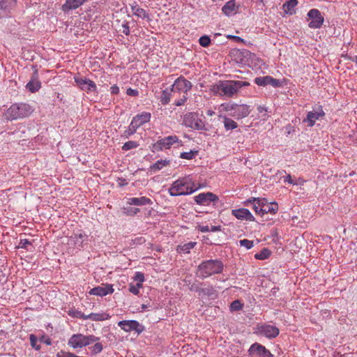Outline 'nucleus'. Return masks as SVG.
Returning <instances> with one entry per match:
<instances>
[{"label":"nucleus","instance_id":"603ef678","mask_svg":"<svg viewBox=\"0 0 357 357\" xmlns=\"http://www.w3.org/2000/svg\"><path fill=\"white\" fill-rule=\"evenodd\" d=\"M284 183H288L293 185H296L297 183L294 182V180L291 178V176L290 174H287V176H284L283 179Z\"/></svg>","mask_w":357,"mask_h":357},{"label":"nucleus","instance_id":"2f4dec72","mask_svg":"<svg viewBox=\"0 0 357 357\" xmlns=\"http://www.w3.org/2000/svg\"><path fill=\"white\" fill-rule=\"evenodd\" d=\"M252 202H256L258 203V206H260L261 208H264V207L265 206H267L268 202V200L265 198H251V199H248L246 202H244V204L245 206H249V204L251 203Z\"/></svg>","mask_w":357,"mask_h":357},{"label":"nucleus","instance_id":"c756f323","mask_svg":"<svg viewBox=\"0 0 357 357\" xmlns=\"http://www.w3.org/2000/svg\"><path fill=\"white\" fill-rule=\"evenodd\" d=\"M261 211H262V215L267 213L275 214L278 211V205L276 202H271L265 206L264 208H261Z\"/></svg>","mask_w":357,"mask_h":357},{"label":"nucleus","instance_id":"3c124183","mask_svg":"<svg viewBox=\"0 0 357 357\" xmlns=\"http://www.w3.org/2000/svg\"><path fill=\"white\" fill-rule=\"evenodd\" d=\"M188 100V97H187V95L184 94L181 98L175 101L174 102V105L176 106H181V105H183L184 103L186 102V100Z\"/></svg>","mask_w":357,"mask_h":357},{"label":"nucleus","instance_id":"69168bd1","mask_svg":"<svg viewBox=\"0 0 357 357\" xmlns=\"http://www.w3.org/2000/svg\"><path fill=\"white\" fill-rule=\"evenodd\" d=\"M257 111L260 113L263 112H266V108L264 107V106H259L257 107Z\"/></svg>","mask_w":357,"mask_h":357},{"label":"nucleus","instance_id":"4d7b16f0","mask_svg":"<svg viewBox=\"0 0 357 357\" xmlns=\"http://www.w3.org/2000/svg\"><path fill=\"white\" fill-rule=\"evenodd\" d=\"M110 92L112 94H118L119 93V88L117 85H113L110 87Z\"/></svg>","mask_w":357,"mask_h":357},{"label":"nucleus","instance_id":"9b49d317","mask_svg":"<svg viewBox=\"0 0 357 357\" xmlns=\"http://www.w3.org/2000/svg\"><path fill=\"white\" fill-rule=\"evenodd\" d=\"M118 326L126 332L135 331L139 334L144 331V327L136 320L120 321Z\"/></svg>","mask_w":357,"mask_h":357},{"label":"nucleus","instance_id":"bf43d9fd","mask_svg":"<svg viewBox=\"0 0 357 357\" xmlns=\"http://www.w3.org/2000/svg\"><path fill=\"white\" fill-rule=\"evenodd\" d=\"M118 184L119 186H125L126 185H128V181H126V179L123 178H118Z\"/></svg>","mask_w":357,"mask_h":357},{"label":"nucleus","instance_id":"393cba45","mask_svg":"<svg viewBox=\"0 0 357 357\" xmlns=\"http://www.w3.org/2000/svg\"><path fill=\"white\" fill-rule=\"evenodd\" d=\"M71 238L76 245L82 246V243L87 241L88 236L84 232L79 231L75 233Z\"/></svg>","mask_w":357,"mask_h":357},{"label":"nucleus","instance_id":"20e7f679","mask_svg":"<svg viewBox=\"0 0 357 357\" xmlns=\"http://www.w3.org/2000/svg\"><path fill=\"white\" fill-rule=\"evenodd\" d=\"M33 112V108L27 103H15L6 110L5 117L13 121L29 116Z\"/></svg>","mask_w":357,"mask_h":357},{"label":"nucleus","instance_id":"9d476101","mask_svg":"<svg viewBox=\"0 0 357 357\" xmlns=\"http://www.w3.org/2000/svg\"><path fill=\"white\" fill-rule=\"evenodd\" d=\"M195 202L202 206H208L210 203L215 204L219 200V197L213 192H202L194 197Z\"/></svg>","mask_w":357,"mask_h":357},{"label":"nucleus","instance_id":"c9c22d12","mask_svg":"<svg viewBox=\"0 0 357 357\" xmlns=\"http://www.w3.org/2000/svg\"><path fill=\"white\" fill-rule=\"evenodd\" d=\"M271 252L268 248L262 249L259 252L255 254V257L257 259L264 260L268 259Z\"/></svg>","mask_w":357,"mask_h":357},{"label":"nucleus","instance_id":"774afa93","mask_svg":"<svg viewBox=\"0 0 357 357\" xmlns=\"http://www.w3.org/2000/svg\"><path fill=\"white\" fill-rule=\"evenodd\" d=\"M250 52L249 51L240 52L239 54H242L243 56H248Z\"/></svg>","mask_w":357,"mask_h":357},{"label":"nucleus","instance_id":"5fc2aeb1","mask_svg":"<svg viewBox=\"0 0 357 357\" xmlns=\"http://www.w3.org/2000/svg\"><path fill=\"white\" fill-rule=\"evenodd\" d=\"M122 32L126 36L130 34V27L128 23L123 24L122 25Z\"/></svg>","mask_w":357,"mask_h":357},{"label":"nucleus","instance_id":"412c9836","mask_svg":"<svg viewBox=\"0 0 357 357\" xmlns=\"http://www.w3.org/2000/svg\"><path fill=\"white\" fill-rule=\"evenodd\" d=\"M41 87V82L38 79L37 70H36L31 77L30 81L26 84V88L31 93L38 91Z\"/></svg>","mask_w":357,"mask_h":357},{"label":"nucleus","instance_id":"c85d7f7f","mask_svg":"<svg viewBox=\"0 0 357 357\" xmlns=\"http://www.w3.org/2000/svg\"><path fill=\"white\" fill-rule=\"evenodd\" d=\"M236 4L234 1H229L222 7V12L227 16L231 15L235 13Z\"/></svg>","mask_w":357,"mask_h":357},{"label":"nucleus","instance_id":"de8ad7c7","mask_svg":"<svg viewBox=\"0 0 357 357\" xmlns=\"http://www.w3.org/2000/svg\"><path fill=\"white\" fill-rule=\"evenodd\" d=\"M239 244L241 246H243L246 248L248 250L251 249L254 246V243L252 241H250L248 239H243L239 241Z\"/></svg>","mask_w":357,"mask_h":357},{"label":"nucleus","instance_id":"aec40b11","mask_svg":"<svg viewBox=\"0 0 357 357\" xmlns=\"http://www.w3.org/2000/svg\"><path fill=\"white\" fill-rule=\"evenodd\" d=\"M151 114L149 112H144L139 114L135 116L131 123L137 128L143 126L144 123L149 122L151 119Z\"/></svg>","mask_w":357,"mask_h":357},{"label":"nucleus","instance_id":"7c9ffc66","mask_svg":"<svg viewBox=\"0 0 357 357\" xmlns=\"http://www.w3.org/2000/svg\"><path fill=\"white\" fill-rule=\"evenodd\" d=\"M17 0H0V10H9L15 6Z\"/></svg>","mask_w":357,"mask_h":357},{"label":"nucleus","instance_id":"13d9d810","mask_svg":"<svg viewBox=\"0 0 357 357\" xmlns=\"http://www.w3.org/2000/svg\"><path fill=\"white\" fill-rule=\"evenodd\" d=\"M139 212V209L137 208H130V210H128L127 212H126L128 215H135L137 213Z\"/></svg>","mask_w":357,"mask_h":357},{"label":"nucleus","instance_id":"e2e57ef3","mask_svg":"<svg viewBox=\"0 0 357 357\" xmlns=\"http://www.w3.org/2000/svg\"><path fill=\"white\" fill-rule=\"evenodd\" d=\"M42 342L45 343L47 345H51L52 344V340L47 337L45 340H44V337H43L40 340Z\"/></svg>","mask_w":357,"mask_h":357},{"label":"nucleus","instance_id":"f704fd0d","mask_svg":"<svg viewBox=\"0 0 357 357\" xmlns=\"http://www.w3.org/2000/svg\"><path fill=\"white\" fill-rule=\"evenodd\" d=\"M169 161L166 160H158L151 166V169L153 171H158L169 165Z\"/></svg>","mask_w":357,"mask_h":357},{"label":"nucleus","instance_id":"1a4fd4ad","mask_svg":"<svg viewBox=\"0 0 357 357\" xmlns=\"http://www.w3.org/2000/svg\"><path fill=\"white\" fill-rule=\"evenodd\" d=\"M307 17L310 20L308 26L311 29L320 28L324 21V17L321 15L320 11L316 8L311 9L307 13Z\"/></svg>","mask_w":357,"mask_h":357},{"label":"nucleus","instance_id":"0eeeda50","mask_svg":"<svg viewBox=\"0 0 357 357\" xmlns=\"http://www.w3.org/2000/svg\"><path fill=\"white\" fill-rule=\"evenodd\" d=\"M192 87V83L186 79L183 76L178 77L172 86L171 91L178 93H184L187 95Z\"/></svg>","mask_w":357,"mask_h":357},{"label":"nucleus","instance_id":"680f3d73","mask_svg":"<svg viewBox=\"0 0 357 357\" xmlns=\"http://www.w3.org/2000/svg\"><path fill=\"white\" fill-rule=\"evenodd\" d=\"M189 289L190 291H197L199 290V287L197 284L194 283L189 287Z\"/></svg>","mask_w":357,"mask_h":357},{"label":"nucleus","instance_id":"c03bdc74","mask_svg":"<svg viewBox=\"0 0 357 357\" xmlns=\"http://www.w3.org/2000/svg\"><path fill=\"white\" fill-rule=\"evenodd\" d=\"M29 340H30V344H31V347L35 350L39 351L40 349V345L37 344L38 338L35 335L31 334L29 335Z\"/></svg>","mask_w":357,"mask_h":357},{"label":"nucleus","instance_id":"f8f14e48","mask_svg":"<svg viewBox=\"0 0 357 357\" xmlns=\"http://www.w3.org/2000/svg\"><path fill=\"white\" fill-rule=\"evenodd\" d=\"M74 80L79 87L84 91L96 92L97 86L95 82L89 79H86L80 76L74 77Z\"/></svg>","mask_w":357,"mask_h":357},{"label":"nucleus","instance_id":"6ab92c4d","mask_svg":"<svg viewBox=\"0 0 357 357\" xmlns=\"http://www.w3.org/2000/svg\"><path fill=\"white\" fill-rule=\"evenodd\" d=\"M114 289L112 285L111 284H106L104 287H96L94 288H92L89 294L90 295H95L98 296H105L107 294H111L114 292Z\"/></svg>","mask_w":357,"mask_h":357},{"label":"nucleus","instance_id":"052dcab7","mask_svg":"<svg viewBox=\"0 0 357 357\" xmlns=\"http://www.w3.org/2000/svg\"><path fill=\"white\" fill-rule=\"evenodd\" d=\"M199 230L202 232H208L210 231V227L208 225L199 226Z\"/></svg>","mask_w":357,"mask_h":357},{"label":"nucleus","instance_id":"2eb2a0df","mask_svg":"<svg viewBox=\"0 0 357 357\" xmlns=\"http://www.w3.org/2000/svg\"><path fill=\"white\" fill-rule=\"evenodd\" d=\"M259 333L268 337V338H273L277 337L279 335V329L272 325L268 324H263L258 327Z\"/></svg>","mask_w":357,"mask_h":357},{"label":"nucleus","instance_id":"e433bc0d","mask_svg":"<svg viewBox=\"0 0 357 357\" xmlns=\"http://www.w3.org/2000/svg\"><path fill=\"white\" fill-rule=\"evenodd\" d=\"M137 130V128L130 122L128 128L123 132L122 136L125 138H129L131 135H134L136 132Z\"/></svg>","mask_w":357,"mask_h":357},{"label":"nucleus","instance_id":"37998d69","mask_svg":"<svg viewBox=\"0 0 357 357\" xmlns=\"http://www.w3.org/2000/svg\"><path fill=\"white\" fill-rule=\"evenodd\" d=\"M197 154L196 151H190L189 152H183L181 153L180 158L182 159L191 160Z\"/></svg>","mask_w":357,"mask_h":357},{"label":"nucleus","instance_id":"423d86ee","mask_svg":"<svg viewBox=\"0 0 357 357\" xmlns=\"http://www.w3.org/2000/svg\"><path fill=\"white\" fill-rule=\"evenodd\" d=\"M98 340L97 336L94 335H86L82 333H76L69 338L68 345L75 349L89 346Z\"/></svg>","mask_w":357,"mask_h":357},{"label":"nucleus","instance_id":"b1692460","mask_svg":"<svg viewBox=\"0 0 357 357\" xmlns=\"http://www.w3.org/2000/svg\"><path fill=\"white\" fill-rule=\"evenodd\" d=\"M130 8L132 15L148 21L150 20L149 13L144 9L140 8L136 2L130 6Z\"/></svg>","mask_w":357,"mask_h":357},{"label":"nucleus","instance_id":"4468645a","mask_svg":"<svg viewBox=\"0 0 357 357\" xmlns=\"http://www.w3.org/2000/svg\"><path fill=\"white\" fill-rule=\"evenodd\" d=\"M325 116L322 107L319 106L317 109H314L307 113L306 119L303 120L304 123H307L309 127H312L316 121Z\"/></svg>","mask_w":357,"mask_h":357},{"label":"nucleus","instance_id":"ddd939ff","mask_svg":"<svg viewBox=\"0 0 357 357\" xmlns=\"http://www.w3.org/2000/svg\"><path fill=\"white\" fill-rule=\"evenodd\" d=\"M248 353L251 357H273L272 354L264 346L257 342L250 347Z\"/></svg>","mask_w":357,"mask_h":357},{"label":"nucleus","instance_id":"7ed1b4c3","mask_svg":"<svg viewBox=\"0 0 357 357\" xmlns=\"http://www.w3.org/2000/svg\"><path fill=\"white\" fill-rule=\"evenodd\" d=\"M220 112H227L228 115L239 120L248 116L250 113V106L235 102H225L220 105Z\"/></svg>","mask_w":357,"mask_h":357},{"label":"nucleus","instance_id":"5701e85b","mask_svg":"<svg viewBox=\"0 0 357 357\" xmlns=\"http://www.w3.org/2000/svg\"><path fill=\"white\" fill-rule=\"evenodd\" d=\"M152 201L151 199L146 197H131L128 198L127 200V204L128 205H135V206H145L152 204Z\"/></svg>","mask_w":357,"mask_h":357},{"label":"nucleus","instance_id":"bb28decb","mask_svg":"<svg viewBox=\"0 0 357 357\" xmlns=\"http://www.w3.org/2000/svg\"><path fill=\"white\" fill-rule=\"evenodd\" d=\"M220 117L223 119L224 128L227 131L234 130L238 127L237 123L227 116H220Z\"/></svg>","mask_w":357,"mask_h":357},{"label":"nucleus","instance_id":"f257e3e1","mask_svg":"<svg viewBox=\"0 0 357 357\" xmlns=\"http://www.w3.org/2000/svg\"><path fill=\"white\" fill-rule=\"evenodd\" d=\"M200 187L195 188L194 182L190 176L180 178L173 182L168 190L172 197L191 195Z\"/></svg>","mask_w":357,"mask_h":357},{"label":"nucleus","instance_id":"09e8293b","mask_svg":"<svg viewBox=\"0 0 357 357\" xmlns=\"http://www.w3.org/2000/svg\"><path fill=\"white\" fill-rule=\"evenodd\" d=\"M243 305L238 300L234 301L230 305L231 311H237L242 308Z\"/></svg>","mask_w":357,"mask_h":357},{"label":"nucleus","instance_id":"49530a36","mask_svg":"<svg viewBox=\"0 0 357 357\" xmlns=\"http://www.w3.org/2000/svg\"><path fill=\"white\" fill-rule=\"evenodd\" d=\"M133 280L137 282V284L143 286V282H144V275L142 272H136Z\"/></svg>","mask_w":357,"mask_h":357},{"label":"nucleus","instance_id":"473e14b6","mask_svg":"<svg viewBox=\"0 0 357 357\" xmlns=\"http://www.w3.org/2000/svg\"><path fill=\"white\" fill-rule=\"evenodd\" d=\"M298 1L297 0H289L287 1L283 5L284 10L286 13L292 14L294 8L297 6Z\"/></svg>","mask_w":357,"mask_h":357},{"label":"nucleus","instance_id":"ea45409f","mask_svg":"<svg viewBox=\"0 0 357 357\" xmlns=\"http://www.w3.org/2000/svg\"><path fill=\"white\" fill-rule=\"evenodd\" d=\"M171 100V93L167 91V90H164L162 92L160 102L162 105H167L169 102Z\"/></svg>","mask_w":357,"mask_h":357},{"label":"nucleus","instance_id":"dca6fc26","mask_svg":"<svg viewBox=\"0 0 357 357\" xmlns=\"http://www.w3.org/2000/svg\"><path fill=\"white\" fill-rule=\"evenodd\" d=\"M231 214L241 220H247L250 222H254L255 220V217L247 208H241L238 209H233L231 211Z\"/></svg>","mask_w":357,"mask_h":357},{"label":"nucleus","instance_id":"72a5a7b5","mask_svg":"<svg viewBox=\"0 0 357 357\" xmlns=\"http://www.w3.org/2000/svg\"><path fill=\"white\" fill-rule=\"evenodd\" d=\"M197 244L196 242H189V243H185L182 245H178V248H177V250L179 252H183V253H185V254H188L190 252V250H192L195 245Z\"/></svg>","mask_w":357,"mask_h":357},{"label":"nucleus","instance_id":"39448f33","mask_svg":"<svg viewBox=\"0 0 357 357\" xmlns=\"http://www.w3.org/2000/svg\"><path fill=\"white\" fill-rule=\"evenodd\" d=\"M250 86V83L241 80H224L222 81L221 96L232 98L238 91L245 86Z\"/></svg>","mask_w":357,"mask_h":357},{"label":"nucleus","instance_id":"6e6d98bb","mask_svg":"<svg viewBox=\"0 0 357 357\" xmlns=\"http://www.w3.org/2000/svg\"><path fill=\"white\" fill-rule=\"evenodd\" d=\"M20 244L22 248L26 249H28V246L31 245V243L27 239L21 240Z\"/></svg>","mask_w":357,"mask_h":357},{"label":"nucleus","instance_id":"8fccbe9b","mask_svg":"<svg viewBox=\"0 0 357 357\" xmlns=\"http://www.w3.org/2000/svg\"><path fill=\"white\" fill-rule=\"evenodd\" d=\"M250 204H252V208L257 214H259L262 216V211H261V208L260 206H258L257 202H252L251 203L249 204V205Z\"/></svg>","mask_w":357,"mask_h":357},{"label":"nucleus","instance_id":"58836bf2","mask_svg":"<svg viewBox=\"0 0 357 357\" xmlns=\"http://www.w3.org/2000/svg\"><path fill=\"white\" fill-rule=\"evenodd\" d=\"M68 314L73 318L82 319L83 320L88 319L87 315L84 314L82 312L78 310H70Z\"/></svg>","mask_w":357,"mask_h":357},{"label":"nucleus","instance_id":"0e129e2a","mask_svg":"<svg viewBox=\"0 0 357 357\" xmlns=\"http://www.w3.org/2000/svg\"><path fill=\"white\" fill-rule=\"evenodd\" d=\"M220 226H211V227L210 228V231H220Z\"/></svg>","mask_w":357,"mask_h":357},{"label":"nucleus","instance_id":"a19ab883","mask_svg":"<svg viewBox=\"0 0 357 357\" xmlns=\"http://www.w3.org/2000/svg\"><path fill=\"white\" fill-rule=\"evenodd\" d=\"M139 144L137 142L128 141L123 145L122 150L129 151V150L137 148L139 146Z\"/></svg>","mask_w":357,"mask_h":357},{"label":"nucleus","instance_id":"a211bd4d","mask_svg":"<svg viewBox=\"0 0 357 357\" xmlns=\"http://www.w3.org/2000/svg\"><path fill=\"white\" fill-rule=\"evenodd\" d=\"M179 142H181L179 140L177 136L170 135L158 140L157 142V145L159 146L160 149H168L173 144Z\"/></svg>","mask_w":357,"mask_h":357},{"label":"nucleus","instance_id":"79ce46f5","mask_svg":"<svg viewBox=\"0 0 357 357\" xmlns=\"http://www.w3.org/2000/svg\"><path fill=\"white\" fill-rule=\"evenodd\" d=\"M211 43V38L206 35L201 36L199 39V43L203 47H208Z\"/></svg>","mask_w":357,"mask_h":357},{"label":"nucleus","instance_id":"6e6552de","mask_svg":"<svg viewBox=\"0 0 357 357\" xmlns=\"http://www.w3.org/2000/svg\"><path fill=\"white\" fill-rule=\"evenodd\" d=\"M183 124L188 128L195 130H203L204 128V123L198 117V115L194 112H189L183 116Z\"/></svg>","mask_w":357,"mask_h":357},{"label":"nucleus","instance_id":"864d4df0","mask_svg":"<svg viewBox=\"0 0 357 357\" xmlns=\"http://www.w3.org/2000/svg\"><path fill=\"white\" fill-rule=\"evenodd\" d=\"M126 93H127V95L130 96H138L139 92H138V91H137L135 89L129 88L127 89Z\"/></svg>","mask_w":357,"mask_h":357},{"label":"nucleus","instance_id":"f3484780","mask_svg":"<svg viewBox=\"0 0 357 357\" xmlns=\"http://www.w3.org/2000/svg\"><path fill=\"white\" fill-rule=\"evenodd\" d=\"M255 83L258 86H265L271 85L274 87L280 86V82L278 79H275L271 76L259 77L255 79Z\"/></svg>","mask_w":357,"mask_h":357},{"label":"nucleus","instance_id":"a878e982","mask_svg":"<svg viewBox=\"0 0 357 357\" xmlns=\"http://www.w3.org/2000/svg\"><path fill=\"white\" fill-rule=\"evenodd\" d=\"M88 319H91L95 321H105L110 318V315L106 312L101 313H91L87 314Z\"/></svg>","mask_w":357,"mask_h":357},{"label":"nucleus","instance_id":"a18cd8bd","mask_svg":"<svg viewBox=\"0 0 357 357\" xmlns=\"http://www.w3.org/2000/svg\"><path fill=\"white\" fill-rule=\"evenodd\" d=\"M142 287V285L139 284H134L132 283L129 284L128 290L130 293L134 295H138L139 294V289Z\"/></svg>","mask_w":357,"mask_h":357},{"label":"nucleus","instance_id":"4c0bfd02","mask_svg":"<svg viewBox=\"0 0 357 357\" xmlns=\"http://www.w3.org/2000/svg\"><path fill=\"white\" fill-rule=\"evenodd\" d=\"M222 81H220L218 83L211 85L210 90L214 95H218L221 96Z\"/></svg>","mask_w":357,"mask_h":357},{"label":"nucleus","instance_id":"338daca9","mask_svg":"<svg viewBox=\"0 0 357 357\" xmlns=\"http://www.w3.org/2000/svg\"><path fill=\"white\" fill-rule=\"evenodd\" d=\"M206 114H207L208 116H213V115L215 114V112H214V111H213L212 109H208V110L206 111Z\"/></svg>","mask_w":357,"mask_h":357},{"label":"nucleus","instance_id":"cd10ccee","mask_svg":"<svg viewBox=\"0 0 357 357\" xmlns=\"http://www.w3.org/2000/svg\"><path fill=\"white\" fill-rule=\"evenodd\" d=\"M97 338L98 340L93 342V345H92L91 347H90L89 348V349L90 350V352L92 355H97V354L101 353L102 351L103 350V345L100 341V337H97Z\"/></svg>","mask_w":357,"mask_h":357},{"label":"nucleus","instance_id":"4be33fe9","mask_svg":"<svg viewBox=\"0 0 357 357\" xmlns=\"http://www.w3.org/2000/svg\"><path fill=\"white\" fill-rule=\"evenodd\" d=\"M87 1L88 0H66L65 3L63 4L61 9L63 12L67 13L79 8Z\"/></svg>","mask_w":357,"mask_h":357},{"label":"nucleus","instance_id":"f03ea898","mask_svg":"<svg viewBox=\"0 0 357 357\" xmlns=\"http://www.w3.org/2000/svg\"><path fill=\"white\" fill-rule=\"evenodd\" d=\"M223 267L222 261L218 259L204 261L198 266L196 275L198 278L204 279L212 275L220 273Z\"/></svg>","mask_w":357,"mask_h":357}]
</instances>
